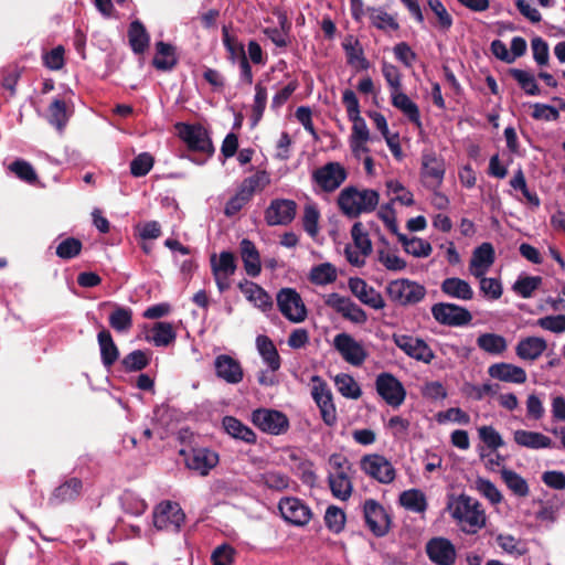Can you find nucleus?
Segmentation results:
<instances>
[{
  "instance_id": "1",
  "label": "nucleus",
  "mask_w": 565,
  "mask_h": 565,
  "mask_svg": "<svg viewBox=\"0 0 565 565\" xmlns=\"http://www.w3.org/2000/svg\"><path fill=\"white\" fill-rule=\"evenodd\" d=\"M380 200V194L375 190H359L355 186L344 188L338 196V206L343 215L349 218H356L363 213L373 212Z\"/></svg>"
},
{
  "instance_id": "2",
  "label": "nucleus",
  "mask_w": 565,
  "mask_h": 565,
  "mask_svg": "<svg viewBox=\"0 0 565 565\" xmlns=\"http://www.w3.org/2000/svg\"><path fill=\"white\" fill-rule=\"evenodd\" d=\"M426 294L427 290L424 285L407 278L392 280L386 286L388 299L402 307L419 303L424 300Z\"/></svg>"
},
{
  "instance_id": "3",
  "label": "nucleus",
  "mask_w": 565,
  "mask_h": 565,
  "mask_svg": "<svg viewBox=\"0 0 565 565\" xmlns=\"http://www.w3.org/2000/svg\"><path fill=\"white\" fill-rule=\"evenodd\" d=\"M179 138L193 152L204 153L212 157L215 149L209 131L200 124L178 122L175 125Z\"/></svg>"
},
{
  "instance_id": "4",
  "label": "nucleus",
  "mask_w": 565,
  "mask_h": 565,
  "mask_svg": "<svg viewBox=\"0 0 565 565\" xmlns=\"http://www.w3.org/2000/svg\"><path fill=\"white\" fill-rule=\"evenodd\" d=\"M250 419L258 429L275 436L287 433L290 427L287 415L271 408L260 407L253 411Z\"/></svg>"
},
{
  "instance_id": "5",
  "label": "nucleus",
  "mask_w": 565,
  "mask_h": 565,
  "mask_svg": "<svg viewBox=\"0 0 565 565\" xmlns=\"http://www.w3.org/2000/svg\"><path fill=\"white\" fill-rule=\"evenodd\" d=\"M451 515L460 522L472 526H483L486 523L484 511L481 504L467 495H460L448 504Z\"/></svg>"
},
{
  "instance_id": "6",
  "label": "nucleus",
  "mask_w": 565,
  "mask_h": 565,
  "mask_svg": "<svg viewBox=\"0 0 565 565\" xmlns=\"http://www.w3.org/2000/svg\"><path fill=\"white\" fill-rule=\"evenodd\" d=\"M281 315L291 322L299 323L307 318V308L300 294L294 288H281L276 296Z\"/></svg>"
},
{
  "instance_id": "7",
  "label": "nucleus",
  "mask_w": 565,
  "mask_h": 565,
  "mask_svg": "<svg viewBox=\"0 0 565 565\" xmlns=\"http://www.w3.org/2000/svg\"><path fill=\"white\" fill-rule=\"evenodd\" d=\"M347 178V169L337 161L327 162L312 172V181L328 193L339 189Z\"/></svg>"
},
{
  "instance_id": "8",
  "label": "nucleus",
  "mask_w": 565,
  "mask_h": 565,
  "mask_svg": "<svg viewBox=\"0 0 565 565\" xmlns=\"http://www.w3.org/2000/svg\"><path fill=\"white\" fill-rule=\"evenodd\" d=\"M431 315L438 323L448 327H463L472 321V315L467 308L452 302L433 305Z\"/></svg>"
},
{
  "instance_id": "9",
  "label": "nucleus",
  "mask_w": 565,
  "mask_h": 565,
  "mask_svg": "<svg viewBox=\"0 0 565 565\" xmlns=\"http://www.w3.org/2000/svg\"><path fill=\"white\" fill-rule=\"evenodd\" d=\"M185 521V513L180 504L166 500L153 510V525L156 530H180Z\"/></svg>"
},
{
  "instance_id": "10",
  "label": "nucleus",
  "mask_w": 565,
  "mask_h": 565,
  "mask_svg": "<svg viewBox=\"0 0 565 565\" xmlns=\"http://www.w3.org/2000/svg\"><path fill=\"white\" fill-rule=\"evenodd\" d=\"M375 388L385 403L392 407H398L405 401L406 390L392 373L383 372L379 374L375 380Z\"/></svg>"
},
{
  "instance_id": "11",
  "label": "nucleus",
  "mask_w": 565,
  "mask_h": 565,
  "mask_svg": "<svg viewBox=\"0 0 565 565\" xmlns=\"http://www.w3.org/2000/svg\"><path fill=\"white\" fill-rule=\"evenodd\" d=\"M317 383L312 387V398L319 407L321 418L327 426H333L337 423V411L333 404L332 393L328 384L318 375L312 377Z\"/></svg>"
},
{
  "instance_id": "12",
  "label": "nucleus",
  "mask_w": 565,
  "mask_h": 565,
  "mask_svg": "<svg viewBox=\"0 0 565 565\" xmlns=\"http://www.w3.org/2000/svg\"><path fill=\"white\" fill-rule=\"evenodd\" d=\"M180 455L184 457L185 466L201 476H207L220 461L218 454L206 447H195L189 451L182 449Z\"/></svg>"
},
{
  "instance_id": "13",
  "label": "nucleus",
  "mask_w": 565,
  "mask_h": 565,
  "mask_svg": "<svg viewBox=\"0 0 565 565\" xmlns=\"http://www.w3.org/2000/svg\"><path fill=\"white\" fill-rule=\"evenodd\" d=\"M333 345L342 359L353 366H361L369 355L362 343L345 332L334 337Z\"/></svg>"
},
{
  "instance_id": "14",
  "label": "nucleus",
  "mask_w": 565,
  "mask_h": 565,
  "mask_svg": "<svg viewBox=\"0 0 565 565\" xmlns=\"http://www.w3.org/2000/svg\"><path fill=\"white\" fill-rule=\"evenodd\" d=\"M361 469L376 481L387 484L394 481L396 471L393 465L382 455H365L361 459Z\"/></svg>"
},
{
  "instance_id": "15",
  "label": "nucleus",
  "mask_w": 565,
  "mask_h": 565,
  "mask_svg": "<svg viewBox=\"0 0 565 565\" xmlns=\"http://www.w3.org/2000/svg\"><path fill=\"white\" fill-rule=\"evenodd\" d=\"M297 203L289 199H274L265 210L268 226L289 225L297 215Z\"/></svg>"
},
{
  "instance_id": "16",
  "label": "nucleus",
  "mask_w": 565,
  "mask_h": 565,
  "mask_svg": "<svg viewBox=\"0 0 565 565\" xmlns=\"http://www.w3.org/2000/svg\"><path fill=\"white\" fill-rule=\"evenodd\" d=\"M278 509L284 520L295 526H305L312 518L310 508L295 497L280 499Z\"/></svg>"
},
{
  "instance_id": "17",
  "label": "nucleus",
  "mask_w": 565,
  "mask_h": 565,
  "mask_svg": "<svg viewBox=\"0 0 565 565\" xmlns=\"http://www.w3.org/2000/svg\"><path fill=\"white\" fill-rule=\"evenodd\" d=\"M326 305L353 323L363 324L367 321V315L360 306L337 292L328 295Z\"/></svg>"
},
{
  "instance_id": "18",
  "label": "nucleus",
  "mask_w": 565,
  "mask_h": 565,
  "mask_svg": "<svg viewBox=\"0 0 565 565\" xmlns=\"http://www.w3.org/2000/svg\"><path fill=\"white\" fill-rule=\"evenodd\" d=\"M393 341L397 348L417 361L429 364L435 358L434 351L423 339L406 334H394Z\"/></svg>"
},
{
  "instance_id": "19",
  "label": "nucleus",
  "mask_w": 565,
  "mask_h": 565,
  "mask_svg": "<svg viewBox=\"0 0 565 565\" xmlns=\"http://www.w3.org/2000/svg\"><path fill=\"white\" fill-rule=\"evenodd\" d=\"M425 551L430 562L436 565H454L457 558L455 545L441 536L430 539Z\"/></svg>"
},
{
  "instance_id": "20",
  "label": "nucleus",
  "mask_w": 565,
  "mask_h": 565,
  "mask_svg": "<svg viewBox=\"0 0 565 565\" xmlns=\"http://www.w3.org/2000/svg\"><path fill=\"white\" fill-rule=\"evenodd\" d=\"M446 168L441 158L434 152H425L422 156V177L425 179V185L437 189L441 185Z\"/></svg>"
},
{
  "instance_id": "21",
  "label": "nucleus",
  "mask_w": 565,
  "mask_h": 565,
  "mask_svg": "<svg viewBox=\"0 0 565 565\" xmlns=\"http://www.w3.org/2000/svg\"><path fill=\"white\" fill-rule=\"evenodd\" d=\"M215 374L228 384H238L244 379V370L238 360L228 354H220L214 360Z\"/></svg>"
},
{
  "instance_id": "22",
  "label": "nucleus",
  "mask_w": 565,
  "mask_h": 565,
  "mask_svg": "<svg viewBox=\"0 0 565 565\" xmlns=\"http://www.w3.org/2000/svg\"><path fill=\"white\" fill-rule=\"evenodd\" d=\"M349 288L351 292L364 305L373 309H383L385 301L375 288L369 286L366 281L359 277H351L349 279Z\"/></svg>"
},
{
  "instance_id": "23",
  "label": "nucleus",
  "mask_w": 565,
  "mask_h": 565,
  "mask_svg": "<svg viewBox=\"0 0 565 565\" xmlns=\"http://www.w3.org/2000/svg\"><path fill=\"white\" fill-rule=\"evenodd\" d=\"M494 248L491 243H482L472 252L469 270L472 276L481 277L494 263Z\"/></svg>"
},
{
  "instance_id": "24",
  "label": "nucleus",
  "mask_w": 565,
  "mask_h": 565,
  "mask_svg": "<svg viewBox=\"0 0 565 565\" xmlns=\"http://www.w3.org/2000/svg\"><path fill=\"white\" fill-rule=\"evenodd\" d=\"M364 519L370 530H388L391 516L385 508L374 499H367L363 507Z\"/></svg>"
},
{
  "instance_id": "25",
  "label": "nucleus",
  "mask_w": 565,
  "mask_h": 565,
  "mask_svg": "<svg viewBox=\"0 0 565 565\" xmlns=\"http://www.w3.org/2000/svg\"><path fill=\"white\" fill-rule=\"evenodd\" d=\"M83 489V482L79 478L73 477L56 487L49 498V504L56 507L63 503L76 500Z\"/></svg>"
},
{
  "instance_id": "26",
  "label": "nucleus",
  "mask_w": 565,
  "mask_h": 565,
  "mask_svg": "<svg viewBox=\"0 0 565 565\" xmlns=\"http://www.w3.org/2000/svg\"><path fill=\"white\" fill-rule=\"evenodd\" d=\"M488 373L491 377L507 383L523 384L527 379L524 369L504 362L490 365Z\"/></svg>"
},
{
  "instance_id": "27",
  "label": "nucleus",
  "mask_w": 565,
  "mask_h": 565,
  "mask_svg": "<svg viewBox=\"0 0 565 565\" xmlns=\"http://www.w3.org/2000/svg\"><path fill=\"white\" fill-rule=\"evenodd\" d=\"M269 183L268 173L265 170H260L245 178L238 185L236 194L248 203L255 193L262 192Z\"/></svg>"
},
{
  "instance_id": "28",
  "label": "nucleus",
  "mask_w": 565,
  "mask_h": 565,
  "mask_svg": "<svg viewBox=\"0 0 565 565\" xmlns=\"http://www.w3.org/2000/svg\"><path fill=\"white\" fill-rule=\"evenodd\" d=\"M239 290L245 295L248 301L253 302L257 308L263 311L273 308V299L268 292L250 280L244 279L238 284Z\"/></svg>"
},
{
  "instance_id": "29",
  "label": "nucleus",
  "mask_w": 565,
  "mask_h": 565,
  "mask_svg": "<svg viewBox=\"0 0 565 565\" xmlns=\"http://www.w3.org/2000/svg\"><path fill=\"white\" fill-rule=\"evenodd\" d=\"M239 249L246 274L249 277H257L262 271V263L255 244L248 238H243L239 243Z\"/></svg>"
},
{
  "instance_id": "30",
  "label": "nucleus",
  "mask_w": 565,
  "mask_h": 565,
  "mask_svg": "<svg viewBox=\"0 0 565 565\" xmlns=\"http://www.w3.org/2000/svg\"><path fill=\"white\" fill-rule=\"evenodd\" d=\"M97 342L100 351V360L106 369H110L119 358V349L116 345L110 331L106 328L97 333Z\"/></svg>"
},
{
  "instance_id": "31",
  "label": "nucleus",
  "mask_w": 565,
  "mask_h": 565,
  "mask_svg": "<svg viewBox=\"0 0 565 565\" xmlns=\"http://www.w3.org/2000/svg\"><path fill=\"white\" fill-rule=\"evenodd\" d=\"M392 105L401 110L407 119L416 125L418 128L422 127L420 111L417 106L405 93L399 90H391Z\"/></svg>"
},
{
  "instance_id": "32",
  "label": "nucleus",
  "mask_w": 565,
  "mask_h": 565,
  "mask_svg": "<svg viewBox=\"0 0 565 565\" xmlns=\"http://www.w3.org/2000/svg\"><path fill=\"white\" fill-rule=\"evenodd\" d=\"M72 115L73 109L66 102L61 98H55L49 106L47 121L58 132H63Z\"/></svg>"
},
{
  "instance_id": "33",
  "label": "nucleus",
  "mask_w": 565,
  "mask_h": 565,
  "mask_svg": "<svg viewBox=\"0 0 565 565\" xmlns=\"http://www.w3.org/2000/svg\"><path fill=\"white\" fill-rule=\"evenodd\" d=\"M547 343L540 337H526L521 339L516 347L515 353L522 360H537L546 350Z\"/></svg>"
},
{
  "instance_id": "34",
  "label": "nucleus",
  "mask_w": 565,
  "mask_h": 565,
  "mask_svg": "<svg viewBox=\"0 0 565 565\" xmlns=\"http://www.w3.org/2000/svg\"><path fill=\"white\" fill-rule=\"evenodd\" d=\"M157 54L152 60V65L163 72L172 71L178 64V56L173 45L159 41L156 43Z\"/></svg>"
},
{
  "instance_id": "35",
  "label": "nucleus",
  "mask_w": 565,
  "mask_h": 565,
  "mask_svg": "<svg viewBox=\"0 0 565 565\" xmlns=\"http://www.w3.org/2000/svg\"><path fill=\"white\" fill-rule=\"evenodd\" d=\"M225 431L235 439L245 441L246 444L254 445L257 441V436L252 428L243 424L239 419L233 416H225L222 420Z\"/></svg>"
},
{
  "instance_id": "36",
  "label": "nucleus",
  "mask_w": 565,
  "mask_h": 565,
  "mask_svg": "<svg viewBox=\"0 0 565 565\" xmlns=\"http://www.w3.org/2000/svg\"><path fill=\"white\" fill-rule=\"evenodd\" d=\"M513 439L519 446L530 449L551 448L553 446L550 437L537 431L518 429L513 434Z\"/></svg>"
},
{
  "instance_id": "37",
  "label": "nucleus",
  "mask_w": 565,
  "mask_h": 565,
  "mask_svg": "<svg viewBox=\"0 0 565 565\" xmlns=\"http://www.w3.org/2000/svg\"><path fill=\"white\" fill-rule=\"evenodd\" d=\"M440 290L443 294L460 300H471L475 296L469 282L458 277L444 279L440 285Z\"/></svg>"
},
{
  "instance_id": "38",
  "label": "nucleus",
  "mask_w": 565,
  "mask_h": 565,
  "mask_svg": "<svg viewBox=\"0 0 565 565\" xmlns=\"http://www.w3.org/2000/svg\"><path fill=\"white\" fill-rule=\"evenodd\" d=\"M256 345L268 367L273 372L279 370L281 360L273 340L265 334H259L256 338Z\"/></svg>"
},
{
  "instance_id": "39",
  "label": "nucleus",
  "mask_w": 565,
  "mask_h": 565,
  "mask_svg": "<svg viewBox=\"0 0 565 565\" xmlns=\"http://www.w3.org/2000/svg\"><path fill=\"white\" fill-rule=\"evenodd\" d=\"M129 44L134 53L142 54L149 46L150 36L141 21L135 20L128 29Z\"/></svg>"
},
{
  "instance_id": "40",
  "label": "nucleus",
  "mask_w": 565,
  "mask_h": 565,
  "mask_svg": "<svg viewBox=\"0 0 565 565\" xmlns=\"http://www.w3.org/2000/svg\"><path fill=\"white\" fill-rule=\"evenodd\" d=\"M367 14L371 24L385 33L399 30V23L394 15L387 13L383 8L369 7Z\"/></svg>"
},
{
  "instance_id": "41",
  "label": "nucleus",
  "mask_w": 565,
  "mask_h": 565,
  "mask_svg": "<svg viewBox=\"0 0 565 565\" xmlns=\"http://www.w3.org/2000/svg\"><path fill=\"white\" fill-rule=\"evenodd\" d=\"M394 234L397 236L398 242L402 243L404 250L414 257H428L433 252L430 243L423 238H408L405 234L399 233L398 231Z\"/></svg>"
},
{
  "instance_id": "42",
  "label": "nucleus",
  "mask_w": 565,
  "mask_h": 565,
  "mask_svg": "<svg viewBox=\"0 0 565 565\" xmlns=\"http://www.w3.org/2000/svg\"><path fill=\"white\" fill-rule=\"evenodd\" d=\"M210 264L213 275L233 276L237 268L235 256L228 250L221 252L218 259L213 254Z\"/></svg>"
},
{
  "instance_id": "43",
  "label": "nucleus",
  "mask_w": 565,
  "mask_h": 565,
  "mask_svg": "<svg viewBox=\"0 0 565 565\" xmlns=\"http://www.w3.org/2000/svg\"><path fill=\"white\" fill-rule=\"evenodd\" d=\"M328 481L335 498L348 500L351 497L353 484L347 472L329 473Z\"/></svg>"
},
{
  "instance_id": "44",
  "label": "nucleus",
  "mask_w": 565,
  "mask_h": 565,
  "mask_svg": "<svg viewBox=\"0 0 565 565\" xmlns=\"http://www.w3.org/2000/svg\"><path fill=\"white\" fill-rule=\"evenodd\" d=\"M111 329L118 333H127L132 328V310L128 307L115 306L108 317Z\"/></svg>"
},
{
  "instance_id": "45",
  "label": "nucleus",
  "mask_w": 565,
  "mask_h": 565,
  "mask_svg": "<svg viewBox=\"0 0 565 565\" xmlns=\"http://www.w3.org/2000/svg\"><path fill=\"white\" fill-rule=\"evenodd\" d=\"M477 345L482 351L492 355H500L508 348L505 338L497 333L480 334L477 338Z\"/></svg>"
},
{
  "instance_id": "46",
  "label": "nucleus",
  "mask_w": 565,
  "mask_h": 565,
  "mask_svg": "<svg viewBox=\"0 0 565 565\" xmlns=\"http://www.w3.org/2000/svg\"><path fill=\"white\" fill-rule=\"evenodd\" d=\"M177 339V332L170 322L159 321L152 327V337L150 340L156 347H168ZM149 340V338H147Z\"/></svg>"
},
{
  "instance_id": "47",
  "label": "nucleus",
  "mask_w": 565,
  "mask_h": 565,
  "mask_svg": "<svg viewBox=\"0 0 565 565\" xmlns=\"http://www.w3.org/2000/svg\"><path fill=\"white\" fill-rule=\"evenodd\" d=\"M427 6L436 18V21H430V23L444 32L449 31L454 24V19L444 3L440 0H427Z\"/></svg>"
},
{
  "instance_id": "48",
  "label": "nucleus",
  "mask_w": 565,
  "mask_h": 565,
  "mask_svg": "<svg viewBox=\"0 0 565 565\" xmlns=\"http://www.w3.org/2000/svg\"><path fill=\"white\" fill-rule=\"evenodd\" d=\"M399 503L407 510L413 512H424L427 508L425 494L418 489H411L402 492Z\"/></svg>"
},
{
  "instance_id": "49",
  "label": "nucleus",
  "mask_w": 565,
  "mask_h": 565,
  "mask_svg": "<svg viewBox=\"0 0 565 565\" xmlns=\"http://www.w3.org/2000/svg\"><path fill=\"white\" fill-rule=\"evenodd\" d=\"M501 478L507 487L518 497H526L530 492L526 480L513 470L503 468Z\"/></svg>"
},
{
  "instance_id": "50",
  "label": "nucleus",
  "mask_w": 565,
  "mask_h": 565,
  "mask_svg": "<svg viewBox=\"0 0 565 565\" xmlns=\"http://www.w3.org/2000/svg\"><path fill=\"white\" fill-rule=\"evenodd\" d=\"M352 121L351 148L358 154V149L370 139V131L365 120L360 116L349 118Z\"/></svg>"
},
{
  "instance_id": "51",
  "label": "nucleus",
  "mask_w": 565,
  "mask_h": 565,
  "mask_svg": "<svg viewBox=\"0 0 565 565\" xmlns=\"http://www.w3.org/2000/svg\"><path fill=\"white\" fill-rule=\"evenodd\" d=\"M509 74L518 82L525 94L530 96H537L541 94L536 79L531 73L520 68H510Z\"/></svg>"
},
{
  "instance_id": "52",
  "label": "nucleus",
  "mask_w": 565,
  "mask_h": 565,
  "mask_svg": "<svg viewBox=\"0 0 565 565\" xmlns=\"http://www.w3.org/2000/svg\"><path fill=\"white\" fill-rule=\"evenodd\" d=\"M498 545L509 554L523 555L527 552V543L509 533H500L497 537Z\"/></svg>"
},
{
  "instance_id": "53",
  "label": "nucleus",
  "mask_w": 565,
  "mask_h": 565,
  "mask_svg": "<svg viewBox=\"0 0 565 565\" xmlns=\"http://www.w3.org/2000/svg\"><path fill=\"white\" fill-rule=\"evenodd\" d=\"M149 363L150 358L145 351L135 350L122 359L121 366L125 372H139L146 369Z\"/></svg>"
},
{
  "instance_id": "54",
  "label": "nucleus",
  "mask_w": 565,
  "mask_h": 565,
  "mask_svg": "<svg viewBox=\"0 0 565 565\" xmlns=\"http://www.w3.org/2000/svg\"><path fill=\"white\" fill-rule=\"evenodd\" d=\"M338 391L342 396L358 399L362 395V391L355 380L345 373L338 374L334 379Z\"/></svg>"
},
{
  "instance_id": "55",
  "label": "nucleus",
  "mask_w": 565,
  "mask_h": 565,
  "mask_svg": "<svg viewBox=\"0 0 565 565\" xmlns=\"http://www.w3.org/2000/svg\"><path fill=\"white\" fill-rule=\"evenodd\" d=\"M309 279L315 285L331 284L337 279V269L330 263H323L312 267Z\"/></svg>"
},
{
  "instance_id": "56",
  "label": "nucleus",
  "mask_w": 565,
  "mask_h": 565,
  "mask_svg": "<svg viewBox=\"0 0 565 565\" xmlns=\"http://www.w3.org/2000/svg\"><path fill=\"white\" fill-rule=\"evenodd\" d=\"M267 104V88L260 83L255 85V97L252 107V125L256 126L262 119Z\"/></svg>"
},
{
  "instance_id": "57",
  "label": "nucleus",
  "mask_w": 565,
  "mask_h": 565,
  "mask_svg": "<svg viewBox=\"0 0 565 565\" xmlns=\"http://www.w3.org/2000/svg\"><path fill=\"white\" fill-rule=\"evenodd\" d=\"M83 248V244L78 238L67 237L58 243L55 249V254L61 259H73L77 257Z\"/></svg>"
},
{
  "instance_id": "58",
  "label": "nucleus",
  "mask_w": 565,
  "mask_h": 565,
  "mask_svg": "<svg viewBox=\"0 0 565 565\" xmlns=\"http://www.w3.org/2000/svg\"><path fill=\"white\" fill-rule=\"evenodd\" d=\"M223 44L230 54V58L234 62L235 60L247 57L244 45L237 40L236 36L231 35L228 29L223 26L222 29Z\"/></svg>"
},
{
  "instance_id": "59",
  "label": "nucleus",
  "mask_w": 565,
  "mask_h": 565,
  "mask_svg": "<svg viewBox=\"0 0 565 565\" xmlns=\"http://www.w3.org/2000/svg\"><path fill=\"white\" fill-rule=\"evenodd\" d=\"M541 284L542 278L540 276H525L520 277L512 289L522 298H530Z\"/></svg>"
},
{
  "instance_id": "60",
  "label": "nucleus",
  "mask_w": 565,
  "mask_h": 565,
  "mask_svg": "<svg viewBox=\"0 0 565 565\" xmlns=\"http://www.w3.org/2000/svg\"><path fill=\"white\" fill-rule=\"evenodd\" d=\"M351 236L355 247L360 249L363 256H367L372 253L371 239L369 238L367 233L363 231V225L361 222L353 224L351 228Z\"/></svg>"
},
{
  "instance_id": "61",
  "label": "nucleus",
  "mask_w": 565,
  "mask_h": 565,
  "mask_svg": "<svg viewBox=\"0 0 565 565\" xmlns=\"http://www.w3.org/2000/svg\"><path fill=\"white\" fill-rule=\"evenodd\" d=\"M153 163V157L148 152H142L130 162V173L136 178L145 177L152 169Z\"/></svg>"
},
{
  "instance_id": "62",
  "label": "nucleus",
  "mask_w": 565,
  "mask_h": 565,
  "mask_svg": "<svg viewBox=\"0 0 565 565\" xmlns=\"http://www.w3.org/2000/svg\"><path fill=\"white\" fill-rule=\"evenodd\" d=\"M264 484L275 491H284L289 488L290 478L280 471H267L262 476Z\"/></svg>"
},
{
  "instance_id": "63",
  "label": "nucleus",
  "mask_w": 565,
  "mask_h": 565,
  "mask_svg": "<svg viewBox=\"0 0 565 565\" xmlns=\"http://www.w3.org/2000/svg\"><path fill=\"white\" fill-rule=\"evenodd\" d=\"M9 169L11 172H13L20 180L28 182V183H34L38 179V175L35 173V170L25 160L17 159L13 161Z\"/></svg>"
},
{
  "instance_id": "64",
  "label": "nucleus",
  "mask_w": 565,
  "mask_h": 565,
  "mask_svg": "<svg viewBox=\"0 0 565 565\" xmlns=\"http://www.w3.org/2000/svg\"><path fill=\"white\" fill-rule=\"evenodd\" d=\"M319 218H320V212L315 204L305 205L302 225H303V230L311 237H315L318 234Z\"/></svg>"
}]
</instances>
